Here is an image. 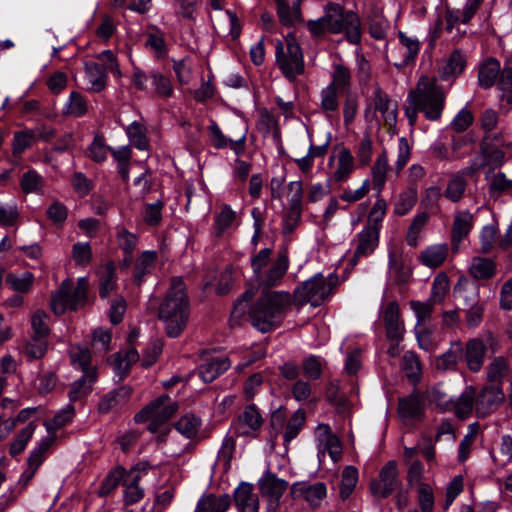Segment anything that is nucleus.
Here are the masks:
<instances>
[{
  "label": "nucleus",
  "instance_id": "nucleus-12",
  "mask_svg": "<svg viewBox=\"0 0 512 512\" xmlns=\"http://www.w3.org/2000/svg\"><path fill=\"white\" fill-rule=\"evenodd\" d=\"M399 484L398 466L396 461L391 460L380 470L379 478L370 483V491L375 497L387 498Z\"/></svg>",
  "mask_w": 512,
  "mask_h": 512
},
{
  "label": "nucleus",
  "instance_id": "nucleus-25",
  "mask_svg": "<svg viewBox=\"0 0 512 512\" xmlns=\"http://www.w3.org/2000/svg\"><path fill=\"white\" fill-rule=\"evenodd\" d=\"M84 76L92 92H101L107 85V73L99 63L88 61L84 65Z\"/></svg>",
  "mask_w": 512,
  "mask_h": 512
},
{
  "label": "nucleus",
  "instance_id": "nucleus-39",
  "mask_svg": "<svg viewBox=\"0 0 512 512\" xmlns=\"http://www.w3.org/2000/svg\"><path fill=\"white\" fill-rule=\"evenodd\" d=\"M96 380V371H86L80 379L75 381L69 391L71 402L85 397L91 390L92 383Z\"/></svg>",
  "mask_w": 512,
  "mask_h": 512
},
{
  "label": "nucleus",
  "instance_id": "nucleus-60",
  "mask_svg": "<svg viewBox=\"0 0 512 512\" xmlns=\"http://www.w3.org/2000/svg\"><path fill=\"white\" fill-rule=\"evenodd\" d=\"M428 219V214L424 212L419 213L414 217L406 236V240L409 246L415 247L418 245L419 234L426 226Z\"/></svg>",
  "mask_w": 512,
  "mask_h": 512
},
{
  "label": "nucleus",
  "instance_id": "nucleus-35",
  "mask_svg": "<svg viewBox=\"0 0 512 512\" xmlns=\"http://www.w3.org/2000/svg\"><path fill=\"white\" fill-rule=\"evenodd\" d=\"M465 66V54L459 49L454 50L451 53L447 63L442 67L440 71L441 78L444 80H449L450 78L456 77L463 72Z\"/></svg>",
  "mask_w": 512,
  "mask_h": 512
},
{
  "label": "nucleus",
  "instance_id": "nucleus-23",
  "mask_svg": "<svg viewBox=\"0 0 512 512\" xmlns=\"http://www.w3.org/2000/svg\"><path fill=\"white\" fill-rule=\"evenodd\" d=\"M389 168V160L388 155L385 150H383L376 158L372 168H371V184L372 188L377 192V194H381L387 180V172Z\"/></svg>",
  "mask_w": 512,
  "mask_h": 512
},
{
  "label": "nucleus",
  "instance_id": "nucleus-13",
  "mask_svg": "<svg viewBox=\"0 0 512 512\" xmlns=\"http://www.w3.org/2000/svg\"><path fill=\"white\" fill-rule=\"evenodd\" d=\"M380 317L383 320L386 336L390 341L400 342L405 333L404 321L401 318L397 301L382 304Z\"/></svg>",
  "mask_w": 512,
  "mask_h": 512
},
{
  "label": "nucleus",
  "instance_id": "nucleus-34",
  "mask_svg": "<svg viewBox=\"0 0 512 512\" xmlns=\"http://www.w3.org/2000/svg\"><path fill=\"white\" fill-rule=\"evenodd\" d=\"M398 36L401 44L400 52L403 58L399 62H395L394 65L402 68L415 59L420 50V45L416 38L408 37L403 32H399Z\"/></svg>",
  "mask_w": 512,
  "mask_h": 512
},
{
  "label": "nucleus",
  "instance_id": "nucleus-45",
  "mask_svg": "<svg viewBox=\"0 0 512 512\" xmlns=\"http://www.w3.org/2000/svg\"><path fill=\"white\" fill-rule=\"evenodd\" d=\"M486 179L488 181L489 193L492 197H498L503 193L512 194V179H507L504 173H493L492 175H487Z\"/></svg>",
  "mask_w": 512,
  "mask_h": 512
},
{
  "label": "nucleus",
  "instance_id": "nucleus-46",
  "mask_svg": "<svg viewBox=\"0 0 512 512\" xmlns=\"http://www.w3.org/2000/svg\"><path fill=\"white\" fill-rule=\"evenodd\" d=\"M6 283L16 292L27 293L33 286L34 275L29 271L10 273L6 276Z\"/></svg>",
  "mask_w": 512,
  "mask_h": 512
},
{
  "label": "nucleus",
  "instance_id": "nucleus-53",
  "mask_svg": "<svg viewBox=\"0 0 512 512\" xmlns=\"http://www.w3.org/2000/svg\"><path fill=\"white\" fill-rule=\"evenodd\" d=\"M358 481V470L354 466H346L342 472L340 483V496L342 499L348 498L355 489Z\"/></svg>",
  "mask_w": 512,
  "mask_h": 512
},
{
  "label": "nucleus",
  "instance_id": "nucleus-19",
  "mask_svg": "<svg viewBox=\"0 0 512 512\" xmlns=\"http://www.w3.org/2000/svg\"><path fill=\"white\" fill-rule=\"evenodd\" d=\"M424 403L423 395L418 393H412L410 396L400 399L398 404L399 416L406 423L419 420L422 416Z\"/></svg>",
  "mask_w": 512,
  "mask_h": 512
},
{
  "label": "nucleus",
  "instance_id": "nucleus-31",
  "mask_svg": "<svg viewBox=\"0 0 512 512\" xmlns=\"http://www.w3.org/2000/svg\"><path fill=\"white\" fill-rule=\"evenodd\" d=\"M230 503L231 499L228 494L219 497L212 494L205 495L199 499L196 512H226Z\"/></svg>",
  "mask_w": 512,
  "mask_h": 512
},
{
  "label": "nucleus",
  "instance_id": "nucleus-37",
  "mask_svg": "<svg viewBox=\"0 0 512 512\" xmlns=\"http://www.w3.org/2000/svg\"><path fill=\"white\" fill-rule=\"evenodd\" d=\"M139 359L138 352L134 349H128L125 353L119 352L112 356V366L115 374L122 379L129 371L132 363Z\"/></svg>",
  "mask_w": 512,
  "mask_h": 512
},
{
  "label": "nucleus",
  "instance_id": "nucleus-59",
  "mask_svg": "<svg viewBox=\"0 0 512 512\" xmlns=\"http://www.w3.org/2000/svg\"><path fill=\"white\" fill-rule=\"evenodd\" d=\"M305 422V412L301 409L297 410L288 420L284 431V442L289 443L297 437Z\"/></svg>",
  "mask_w": 512,
  "mask_h": 512
},
{
  "label": "nucleus",
  "instance_id": "nucleus-41",
  "mask_svg": "<svg viewBox=\"0 0 512 512\" xmlns=\"http://www.w3.org/2000/svg\"><path fill=\"white\" fill-rule=\"evenodd\" d=\"M132 389L128 386L119 387L107 393L99 403V409L107 412L110 409L123 404L130 397Z\"/></svg>",
  "mask_w": 512,
  "mask_h": 512
},
{
  "label": "nucleus",
  "instance_id": "nucleus-64",
  "mask_svg": "<svg viewBox=\"0 0 512 512\" xmlns=\"http://www.w3.org/2000/svg\"><path fill=\"white\" fill-rule=\"evenodd\" d=\"M416 488L418 504L422 512H432L434 509V494L430 484H421Z\"/></svg>",
  "mask_w": 512,
  "mask_h": 512
},
{
  "label": "nucleus",
  "instance_id": "nucleus-1",
  "mask_svg": "<svg viewBox=\"0 0 512 512\" xmlns=\"http://www.w3.org/2000/svg\"><path fill=\"white\" fill-rule=\"evenodd\" d=\"M445 93L438 84L436 77L422 76L417 81L415 89L407 95L405 115L409 124L413 126L417 120L419 111L431 121L438 120L443 112Z\"/></svg>",
  "mask_w": 512,
  "mask_h": 512
},
{
  "label": "nucleus",
  "instance_id": "nucleus-22",
  "mask_svg": "<svg viewBox=\"0 0 512 512\" xmlns=\"http://www.w3.org/2000/svg\"><path fill=\"white\" fill-rule=\"evenodd\" d=\"M476 390L472 386H467L458 398L452 400L453 411L459 418L466 419L475 412Z\"/></svg>",
  "mask_w": 512,
  "mask_h": 512
},
{
  "label": "nucleus",
  "instance_id": "nucleus-61",
  "mask_svg": "<svg viewBox=\"0 0 512 512\" xmlns=\"http://www.w3.org/2000/svg\"><path fill=\"white\" fill-rule=\"evenodd\" d=\"M20 186L25 194L40 193L43 187V180L35 170H29L23 174Z\"/></svg>",
  "mask_w": 512,
  "mask_h": 512
},
{
  "label": "nucleus",
  "instance_id": "nucleus-56",
  "mask_svg": "<svg viewBox=\"0 0 512 512\" xmlns=\"http://www.w3.org/2000/svg\"><path fill=\"white\" fill-rule=\"evenodd\" d=\"M236 212L229 206L223 205L215 217V229L218 234L224 233L233 227L236 222Z\"/></svg>",
  "mask_w": 512,
  "mask_h": 512
},
{
  "label": "nucleus",
  "instance_id": "nucleus-2",
  "mask_svg": "<svg viewBox=\"0 0 512 512\" xmlns=\"http://www.w3.org/2000/svg\"><path fill=\"white\" fill-rule=\"evenodd\" d=\"M189 318V305L184 282L173 278L163 302L159 307V319L164 323L166 334L178 337L185 329Z\"/></svg>",
  "mask_w": 512,
  "mask_h": 512
},
{
  "label": "nucleus",
  "instance_id": "nucleus-27",
  "mask_svg": "<svg viewBox=\"0 0 512 512\" xmlns=\"http://www.w3.org/2000/svg\"><path fill=\"white\" fill-rule=\"evenodd\" d=\"M379 243V232L375 229L364 227L358 234V244L354 258L366 257L373 253Z\"/></svg>",
  "mask_w": 512,
  "mask_h": 512
},
{
  "label": "nucleus",
  "instance_id": "nucleus-6",
  "mask_svg": "<svg viewBox=\"0 0 512 512\" xmlns=\"http://www.w3.org/2000/svg\"><path fill=\"white\" fill-rule=\"evenodd\" d=\"M276 65L283 75L294 81L304 72V57L300 45L293 37H287L284 42L276 45Z\"/></svg>",
  "mask_w": 512,
  "mask_h": 512
},
{
  "label": "nucleus",
  "instance_id": "nucleus-29",
  "mask_svg": "<svg viewBox=\"0 0 512 512\" xmlns=\"http://www.w3.org/2000/svg\"><path fill=\"white\" fill-rule=\"evenodd\" d=\"M75 415V409L71 404H67L60 409L53 417L52 420L45 421L44 426L47 431L46 436H53V441L57 438V430L69 424Z\"/></svg>",
  "mask_w": 512,
  "mask_h": 512
},
{
  "label": "nucleus",
  "instance_id": "nucleus-17",
  "mask_svg": "<svg viewBox=\"0 0 512 512\" xmlns=\"http://www.w3.org/2000/svg\"><path fill=\"white\" fill-rule=\"evenodd\" d=\"M469 275L477 281L493 279L497 273V263L493 258L473 256L468 264Z\"/></svg>",
  "mask_w": 512,
  "mask_h": 512
},
{
  "label": "nucleus",
  "instance_id": "nucleus-24",
  "mask_svg": "<svg viewBox=\"0 0 512 512\" xmlns=\"http://www.w3.org/2000/svg\"><path fill=\"white\" fill-rule=\"evenodd\" d=\"M258 485L264 496L270 497L272 500L278 501L288 487V482L277 478L271 473H266L259 481Z\"/></svg>",
  "mask_w": 512,
  "mask_h": 512
},
{
  "label": "nucleus",
  "instance_id": "nucleus-49",
  "mask_svg": "<svg viewBox=\"0 0 512 512\" xmlns=\"http://www.w3.org/2000/svg\"><path fill=\"white\" fill-rule=\"evenodd\" d=\"M126 134L130 143L139 150H147L149 147L148 139L146 137L145 128L137 121L132 122L126 128Z\"/></svg>",
  "mask_w": 512,
  "mask_h": 512
},
{
  "label": "nucleus",
  "instance_id": "nucleus-52",
  "mask_svg": "<svg viewBox=\"0 0 512 512\" xmlns=\"http://www.w3.org/2000/svg\"><path fill=\"white\" fill-rule=\"evenodd\" d=\"M402 367L411 382L419 381L422 369L416 353L412 351L405 352L402 359Z\"/></svg>",
  "mask_w": 512,
  "mask_h": 512
},
{
  "label": "nucleus",
  "instance_id": "nucleus-62",
  "mask_svg": "<svg viewBox=\"0 0 512 512\" xmlns=\"http://www.w3.org/2000/svg\"><path fill=\"white\" fill-rule=\"evenodd\" d=\"M497 235L498 228L495 225L490 224L482 228L479 235L482 253L488 254L498 245Z\"/></svg>",
  "mask_w": 512,
  "mask_h": 512
},
{
  "label": "nucleus",
  "instance_id": "nucleus-8",
  "mask_svg": "<svg viewBox=\"0 0 512 512\" xmlns=\"http://www.w3.org/2000/svg\"><path fill=\"white\" fill-rule=\"evenodd\" d=\"M177 410V404L169 396L162 395L135 415L138 423L150 421L148 429L156 432L158 425L166 422Z\"/></svg>",
  "mask_w": 512,
  "mask_h": 512
},
{
  "label": "nucleus",
  "instance_id": "nucleus-40",
  "mask_svg": "<svg viewBox=\"0 0 512 512\" xmlns=\"http://www.w3.org/2000/svg\"><path fill=\"white\" fill-rule=\"evenodd\" d=\"M88 111V105L85 97L77 92L72 91L63 106V114L71 117H82Z\"/></svg>",
  "mask_w": 512,
  "mask_h": 512
},
{
  "label": "nucleus",
  "instance_id": "nucleus-57",
  "mask_svg": "<svg viewBox=\"0 0 512 512\" xmlns=\"http://www.w3.org/2000/svg\"><path fill=\"white\" fill-rule=\"evenodd\" d=\"M341 90L334 87V85H328L321 92V108L324 112L333 113L338 109L339 106V94Z\"/></svg>",
  "mask_w": 512,
  "mask_h": 512
},
{
  "label": "nucleus",
  "instance_id": "nucleus-5",
  "mask_svg": "<svg viewBox=\"0 0 512 512\" xmlns=\"http://www.w3.org/2000/svg\"><path fill=\"white\" fill-rule=\"evenodd\" d=\"M337 283L338 278L334 273L327 278L318 273L296 289L295 298L300 305L309 303L313 307H317L330 296Z\"/></svg>",
  "mask_w": 512,
  "mask_h": 512
},
{
  "label": "nucleus",
  "instance_id": "nucleus-16",
  "mask_svg": "<svg viewBox=\"0 0 512 512\" xmlns=\"http://www.w3.org/2000/svg\"><path fill=\"white\" fill-rule=\"evenodd\" d=\"M264 423V418L255 404L245 407L238 417V434L242 436H256Z\"/></svg>",
  "mask_w": 512,
  "mask_h": 512
},
{
  "label": "nucleus",
  "instance_id": "nucleus-11",
  "mask_svg": "<svg viewBox=\"0 0 512 512\" xmlns=\"http://www.w3.org/2000/svg\"><path fill=\"white\" fill-rule=\"evenodd\" d=\"M85 303L76 296L73 289V282L64 280L59 288L51 295L50 307L56 315H62L67 310H77Z\"/></svg>",
  "mask_w": 512,
  "mask_h": 512
},
{
  "label": "nucleus",
  "instance_id": "nucleus-26",
  "mask_svg": "<svg viewBox=\"0 0 512 512\" xmlns=\"http://www.w3.org/2000/svg\"><path fill=\"white\" fill-rule=\"evenodd\" d=\"M354 170V157L350 150L342 147L336 155V165L333 171V179L336 182L346 181Z\"/></svg>",
  "mask_w": 512,
  "mask_h": 512
},
{
  "label": "nucleus",
  "instance_id": "nucleus-18",
  "mask_svg": "<svg viewBox=\"0 0 512 512\" xmlns=\"http://www.w3.org/2000/svg\"><path fill=\"white\" fill-rule=\"evenodd\" d=\"M234 500L239 512H258V496L252 484L240 483L234 491Z\"/></svg>",
  "mask_w": 512,
  "mask_h": 512
},
{
  "label": "nucleus",
  "instance_id": "nucleus-50",
  "mask_svg": "<svg viewBox=\"0 0 512 512\" xmlns=\"http://www.w3.org/2000/svg\"><path fill=\"white\" fill-rule=\"evenodd\" d=\"M201 426V420L193 414L182 416L176 423V430L188 439L196 436Z\"/></svg>",
  "mask_w": 512,
  "mask_h": 512
},
{
  "label": "nucleus",
  "instance_id": "nucleus-33",
  "mask_svg": "<svg viewBox=\"0 0 512 512\" xmlns=\"http://www.w3.org/2000/svg\"><path fill=\"white\" fill-rule=\"evenodd\" d=\"M500 71L501 66L499 61L493 58L487 59L479 68V85L484 89L491 88L498 79Z\"/></svg>",
  "mask_w": 512,
  "mask_h": 512
},
{
  "label": "nucleus",
  "instance_id": "nucleus-55",
  "mask_svg": "<svg viewBox=\"0 0 512 512\" xmlns=\"http://www.w3.org/2000/svg\"><path fill=\"white\" fill-rule=\"evenodd\" d=\"M37 425L34 422H30L25 428H23L14 441L11 443L9 453L11 456L20 454L27 446L29 440L33 436Z\"/></svg>",
  "mask_w": 512,
  "mask_h": 512
},
{
  "label": "nucleus",
  "instance_id": "nucleus-7",
  "mask_svg": "<svg viewBox=\"0 0 512 512\" xmlns=\"http://www.w3.org/2000/svg\"><path fill=\"white\" fill-rule=\"evenodd\" d=\"M210 142L217 149L230 148L237 155L242 154L245 150L246 136L248 127L242 120H237L232 125L231 134L236 139L227 137L215 121H211L207 127Z\"/></svg>",
  "mask_w": 512,
  "mask_h": 512
},
{
  "label": "nucleus",
  "instance_id": "nucleus-28",
  "mask_svg": "<svg viewBox=\"0 0 512 512\" xmlns=\"http://www.w3.org/2000/svg\"><path fill=\"white\" fill-rule=\"evenodd\" d=\"M447 244H433L426 247L420 254V261L429 268H437L444 263L448 256Z\"/></svg>",
  "mask_w": 512,
  "mask_h": 512
},
{
  "label": "nucleus",
  "instance_id": "nucleus-43",
  "mask_svg": "<svg viewBox=\"0 0 512 512\" xmlns=\"http://www.w3.org/2000/svg\"><path fill=\"white\" fill-rule=\"evenodd\" d=\"M473 227V215L469 211H460L456 213L453 223L452 239L454 242H460L466 237Z\"/></svg>",
  "mask_w": 512,
  "mask_h": 512
},
{
  "label": "nucleus",
  "instance_id": "nucleus-32",
  "mask_svg": "<svg viewBox=\"0 0 512 512\" xmlns=\"http://www.w3.org/2000/svg\"><path fill=\"white\" fill-rule=\"evenodd\" d=\"M464 353L463 345L460 341H454L451 343L449 349L437 357L436 367L439 370H450L454 369L458 362L462 359Z\"/></svg>",
  "mask_w": 512,
  "mask_h": 512
},
{
  "label": "nucleus",
  "instance_id": "nucleus-4",
  "mask_svg": "<svg viewBox=\"0 0 512 512\" xmlns=\"http://www.w3.org/2000/svg\"><path fill=\"white\" fill-rule=\"evenodd\" d=\"M329 33L345 31L350 43L358 44L361 40L360 20L353 12H344L338 4L330 3L322 17Z\"/></svg>",
  "mask_w": 512,
  "mask_h": 512
},
{
  "label": "nucleus",
  "instance_id": "nucleus-36",
  "mask_svg": "<svg viewBox=\"0 0 512 512\" xmlns=\"http://www.w3.org/2000/svg\"><path fill=\"white\" fill-rule=\"evenodd\" d=\"M303 0H293L292 5L289 3L281 4L277 6V14L280 22L287 26H294L296 23L302 21L301 15V3Z\"/></svg>",
  "mask_w": 512,
  "mask_h": 512
},
{
  "label": "nucleus",
  "instance_id": "nucleus-14",
  "mask_svg": "<svg viewBox=\"0 0 512 512\" xmlns=\"http://www.w3.org/2000/svg\"><path fill=\"white\" fill-rule=\"evenodd\" d=\"M291 494L294 499H304L309 506L317 508L326 498L327 488L323 482H296L291 487Z\"/></svg>",
  "mask_w": 512,
  "mask_h": 512
},
{
  "label": "nucleus",
  "instance_id": "nucleus-54",
  "mask_svg": "<svg viewBox=\"0 0 512 512\" xmlns=\"http://www.w3.org/2000/svg\"><path fill=\"white\" fill-rule=\"evenodd\" d=\"M386 211V201L382 198H378L369 212L367 225L365 227L375 229L376 231L380 232L382 221L384 220Z\"/></svg>",
  "mask_w": 512,
  "mask_h": 512
},
{
  "label": "nucleus",
  "instance_id": "nucleus-30",
  "mask_svg": "<svg viewBox=\"0 0 512 512\" xmlns=\"http://www.w3.org/2000/svg\"><path fill=\"white\" fill-rule=\"evenodd\" d=\"M454 294L456 298L462 299L464 304L472 306L479 303V288L471 282L467 277H460L454 287Z\"/></svg>",
  "mask_w": 512,
  "mask_h": 512
},
{
  "label": "nucleus",
  "instance_id": "nucleus-20",
  "mask_svg": "<svg viewBox=\"0 0 512 512\" xmlns=\"http://www.w3.org/2000/svg\"><path fill=\"white\" fill-rule=\"evenodd\" d=\"M465 356L467 367L472 372H479L484 364L486 345L480 338H472L466 343Z\"/></svg>",
  "mask_w": 512,
  "mask_h": 512
},
{
  "label": "nucleus",
  "instance_id": "nucleus-63",
  "mask_svg": "<svg viewBox=\"0 0 512 512\" xmlns=\"http://www.w3.org/2000/svg\"><path fill=\"white\" fill-rule=\"evenodd\" d=\"M70 357L72 363L78 366L83 373L86 371H96L94 367L90 366L91 354L86 347H73L70 351Z\"/></svg>",
  "mask_w": 512,
  "mask_h": 512
},
{
  "label": "nucleus",
  "instance_id": "nucleus-47",
  "mask_svg": "<svg viewBox=\"0 0 512 512\" xmlns=\"http://www.w3.org/2000/svg\"><path fill=\"white\" fill-rule=\"evenodd\" d=\"M423 397L425 402L435 404L437 407L444 411L451 410V407L453 406V398L450 397L439 385L431 388L430 390H427L423 394Z\"/></svg>",
  "mask_w": 512,
  "mask_h": 512
},
{
  "label": "nucleus",
  "instance_id": "nucleus-48",
  "mask_svg": "<svg viewBox=\"0 0 512 512\" xmlns=\"http://www.w3.org/2000/svg\"><path fill=\"white\" fill-rule=\"evenodd\" d=\"M327 452L334 463L338 462L342 456V445L339 438L334 434L331 437L318 443V458L324 457Z\"/></svg>",
  "mask_w": 512,
  "mask_h": 512
},
{
  "label": "nucleus",
  "instance_id": "nucleus-42",
  "mask_svg": "<svg viewBox=\"0 0 512 512\" xmlns=\"http://www.w3.org/2000/svg\"><path fill=\"white\" fill-rule=\"evenodd\" d=\"M510 372V365L506 358L499 356L494 358L487 368V379L490 382L501 384Z\"/></svg>",
  "mask_w": 512,
  "mask_h": 512
},
{
  "label": "nucleus",
  "instance_id": "nucleus-15",
  "mask_svg": "<svg viewBox=\"0 0 512 512\" xmlns=\"http://www.w3.org/2000/svg\"><path fill=\"white\" fill-rule=\"evenodd\" d=\"M289 267V259L286 252H280L277 258L256 279L264 287H273L280 283Z\"/></svg>",
  "mask_w": 512,
  "mask_h": 512
},
{
  "label": "nucleus",
  "instance_id": "nucleus-10",
  "mask_svg": "<svg viewBox=\"0 0 512 512\" xmlns=\"http://www.w3.org/2000/svg\"><path fill=\"white\" fill-rule=\"evenodd\" d=\"M505 399L500 385H486L475 397V414L478 418H485L496 411Z\"/></svg>",
  "mask_w": 512,
  "mask_h": 512
},
{
  "label": "nucleus",
  "instance_id": "nucleus-51",
  "mask_svg": "<svg viewBox=\"0 0 512 512\" xmlns=\"http://www.w3.org/2000/svg\"><path fill=\"white\" fill-rule=\"evenodd\" d=\"M54 443L53 436H45L37 443L28 458V466L37 470L44 460L46 451Z\"/></svg>",
  "mask_w": 512,
  "mask_h": 512
},
{
  "label": "nucleus",
  "instance_id": "nucleus-3",
  "mask_svg": "<svg viewBox=\"0 0 512 512\" xmlns=\"http://www.w3.org/2000/svg\"><path fill=\"white\" fill-rule=\"evenodd\" d=\"M292 304L289 292L273 291L263 294L250 308L252 325L261 332L278 327Z\"/></svg>",
  "mask_w": 512,
  "mask_h": 512
},
{
  "label": "nucleus",
  "instance_id": "nucleus-44",
  "mask_svg": "<svg viewBox=\"0 0 512 512\" xmlns=\"http://www.w3.org/2000/svg\"><path fill=\"white\" fill-rule=\"evenodd\" d=\"M157 253L155 251H144L136 261L134 281L140 284L145 275L150 274L155 266Z\"/></svg>",
  "mask_w": 512,
  "mask_h": 512
},
{
  "label": "nucleus",
  "instance_id": "nucleus-9",
  "mask_svg": "<svg viewBox=\"0 0 512 512\" xmlns=\"http://www.w3.org/2000/svg\"><path fill=\"white\" fill-rule=\"evenodd\" d=\"M374 111L368 107L365 111L367 121L375 120L377 124L383 122L384 125L391 128L397 122V106L391 102L387 94L380 89L374 91L373 97Z\"/></svg>",
  "mask_w": 512,
  "mask_h": 512
},
{
  "label": "nucleus",
  "instance_id": "nucleus-38",
  "mask_svg": "<svg viewBox=\"0 0 512 512\" xmlns=\"http://www.w3.org/2000/svg\"><path fill=\"white\" fill-rule=\"evenodd\" d=\"M417 196V189L414 186H410L401 192L394 202V214L404 216L409 213L417 202Z\"/></svg>",
  "mask_w": 512,
  "mask_h": 512
},
{
  "label": "nucleus",
  "instance_id": "nucleus-21",
  "mask_svg": "<svg viewBox=\"0 0 512 512\" xmlns=\"http://www.w3.org/2000/svg\"><path fill=\"white\" fill-rule=\"evenodd\" d=\"M231 366L230 360L225 356H217L208 360L199 367L198 374L204 383H211L220 374Z\"/></svg>",
  "mask_w": 512,
  "mask_h": 512
},
{
  "label": "nucleus",
  "instance_id": "nucleus-58",
  "mask_svg": "<svg viewBox=\"0 0 512 512\" xmlns=\"http://www.w3.org/2000/svg\"><path fill=\"white\" fill-rule=\"evenodd\" d=\"M92 255V248L88 242H77L72 246L71 256L77 266H88Z\"/></svg>",
  "mask_w": 512,
  "mask_h": 512
}]
</instances>
